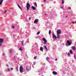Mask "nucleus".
I'll return each mask as SVG.
<instances>
[{
    "mask_svg": "<svg viewBox=\"0 0 76 76\" xmlns=\"http://www.w3.org/2000/svg\"><path fill=\"white\" fill-rule=\"evenodd\" d=\"M72 44V41L71 40H67V43H66V45L68 47L69 45H70Z\"/></svg>",
    "mask_w": 76,
    "mask_h": 76,
    "instance_id": "nucleus-1",
    "label": "nucleus"
},
{
    "mask_svg": "<svg viewBox=\"0 0 76 76\" xmlns=\"http://www.w3.org/2000/svg\"><path fill=\"white\" fill-rule=\"evenodd\" d=\"M30 8V4L29 3H27V10H29V8Z\"/></svg>",
    "mask_w": 76,
    "mask_h": 76,
    "instance_id": "nucleus-2",
    "label": "nucleus"
},
{
    "mask_svg": "<svg viewBox=\"0 0 76 76\" xmlns=\"http://www.w3.org/2000/svg\"><path fill=\"white\" fill-rule=\"evenodd\" d=\"M23 66H20V73H23Z\"/></svg>",
    "mask_w": 76,
    "mask_h": 76,
    "instance_id": "nucleus-3",
    "label": "nucleus"
},
{
    "mask_svg": "<svg viewBox=\"0 0 76 76\" xmlns=\"http://www.w3.org/2000/svg\"><path fill=\"white\" fill-rule=\"evenodd\" d=\"M3 41V39H0V47H1L2 45V42Z\"/></svg>",
    "mask_w": 76,
    "mask_h": 76,
    "instance_id": "nucleus-4",
    "label": "nucleus"
},
{
    "mask_svg": "<svg viewBox=\"0 0 76 76\" xmlns=\"http://www.w3.org/2000/svg\"><path fill=\"white\" fill-rule=\"evenodd\" d=\"M61 30H60V29L58 30L57 31V34H61Z\"/></svg>",
    "mask_w": 76,
    "mask_h": 76,
    "instance_id": "nucleus-5",
    "label": "nucleus"
},
{
    "mask_svg": "<svg viewBox=\"0 0 76 76\" xmlns=\"http://www.w3.org/2000/svg\"><path fill=\"white\" fill-rule=\"evenodd\" d=\"M43 41H44V44H46V43L47 42V41L44 38H43Z\"/></svg>",
    "mask_w": 76,
    "mask_h": 76,
    "instance_id": "nucleus-6",
    "label": "nucleus"
},
{
    "mask_svg": "<svg viewBox=\"0 0 76 76\" xmlns=\"http://www.w3.org/2000/svg\"><path fill=\"white\" fill-rule=\"evenodd\" d=\"M53 38H54V39H56L57 38V36H56L55 34H53Z\"/></svg>",
    "mask_w": 76,
    "mask_h": 76,
    "instance_id": "nucleus-7",
    "label": "nucleus"
},
{
    "mask_svg": "<svg viewBox=\"0 0 76 76\" xmlns=\"http://www.w3.org/2000/svg\"><path fill=\"white\" fill-rule=\"evenodd\" d=\"M53 73L54 75H57V73L56 71L53 72Z\"/></svg>",
    "mask_w": 76,
    "mask_h": 76,
    "instance_id": "nucleus-8",
    "label": "nucleus"
},
{
    "mask_svg": "<svg viewBox=\"0 0 76 76\" xmlns=\"http://www.w3.org/2000/svg\"><path fill=\"white\" fill-rule=\"evenodd\" d=\"M38 22V20L37 19L35 20L34 21V23H37V22Z\"/></svg>",
    "mask_w": 76,
    "mask_h": 76,
    "instance_id": "nucleus-9",
    "label": "nucleus"
},
{
    "mask_svg": "<svg viewBox=\"0 0 76 76\" xmlns=\"http://www.w3.org/2000/svg\"><path fill=\"white\" fill-rule=\"evenodd\" d=\"M26 69L28 72H29V71L31 70V68H30V69H29V68L26 66Z\"/></svg>",
    "mask_w": 76,
    "mask_h": 76,
    "instance_id": "nucleus-10",
    "label": "nucleus"
},
{
    "mask_svg": "<svg viewBox=\"0 0 76 76\" xmlns=\"http://www.w3.org/2000/svg\"><path fill=\"white\" fill-rule=\"evenodd\" d=\"M72 49L73 50H76V47L75 46H73L72 47Z\"/></svg>",
    "mask_w": 76,
    "mask_h": 76,
    "instance_id": "nucleus-11",
    "label": "nucleus"
},
{
    "mask_svg": "<svg viewBox=\"0 0 76 76\" xmlns=\"http://www.w3.org/2000/svg\"><path fill=\"white\" fill-rule=\"evenodd\" d=\"M3 0H0V5H1L3 3Z\"/></svg>",
    "mask_w": 76,
    "mask_h": 76,
    "instance_id": "nucleus-12",
    "label": "nucleus"
},
{
    "mask_svg": "<svg viewBox=\"0 0 76 76\" xmlns=\"http://www.w3.org/2000/svg\"><path fill=\"white\" fill-rule=\"evenodd\" d=\"M34 6L35 7H37V3L35 2Z\"/></svg>",
    "mask_w": 76,
    "mask_h": 76,
    "instance_id": "nucleus-13",
    "label": "nucleus"
},
{
    "mask_svg": "<svg viewBox=\"0 0 76 76\" xmlns=\"http://www.w3.org/2000/svg\"><path fill=\"white\" fill-rule=\"evenodd\" d=\"M40 50L41 51H43V48H42V47H40Z\"/></svg>",
    "mask_w": 76,
    "mask_h": 76,
    "instance_id": "nucleus-14",
    "label": "nucleus"
},
{
    "mask_svg": "<svg viewBox=\"0 0 76 76\" xmlns=\"http://www.w3.org/2000/svg\"><path fill=\"white\" fill-rule=\"evenodd\" d=\"M57 37L58 39H59V38H60V34H57Z\"/></svg>",
    "mask_w": 76,
    "mask_h": 76,
    "instance_id": "nucleus-15",
    "label": "nucleus"
},
{
    "mask_svg": "<svg viewBox=\"0 0 76 76\" xmlns=\"http://www.w3.org/2000/svg\"><path fill=\"white\" fill-rule=\"evenodd\" d=\"M44 48H45V49L47 51H48V49H47V48L46 46L45 45L44 46Z\"/></svg>",
    "mask_w": 76,
    "mask_h": 76,
    "instance_id": "nucleus-16",
    "label": "nucleus"
},
{
    "mask_svg": "<svg viewBox=\"0 0 76 76\" xmlns=\"http://www.w3.org/2000/svg\"><path fill=\"white\" fill-rule=\"evenodd\" d=\"M32 8L33 9V10H35V7L32 6Z\"/></svg>",
    "mask_w": 76,
    "mask_h": 76,
    "instance_id": "nucleus-17",
    "label": "nucleus"
},
{
    "mask_svg": "<svg viewBox=\"0 0 76 76\" xmlns=\"http://www.w3.org/2000/svg\"><path fill=\"white\" fill-rule=\"evenodd\" d=\"M24 42V40H23L22 42V45L23 46L24 45H23V43Z\"/></svg>",
    "mask_w": 76,
    "mask_h": 76,
    "instance_id": "nucleus-18",
    "label": "nucleus"
},
{
    "mask_svg": "<svg viewBox=\"0 0 76 76\" xmlns=\"http://www.w3.org/2000/svg\"><path fill=\"white\" fill-rule=\"evenodd\" d=\"M70 53L71 54H72V53H73V52H72V50H71L70 51Z\"/></svg>",
    "mask_w": 76,
    "mask_h": 76,
    "instance_id": "nucleus-19",
    "label": "nucleus"
},
{
    "mask_svg": "<svg viewBox=\"0 0 76 76\" xmlns=\"http://www.w3.org/2000/svg\"><path fill=\"white\" fill-rule=\"evenodd\" d=\"M18 7H19L20 9H21V10H22V8H21V7H20V6H19V5L18 4Z\"/></svg>",
    "mask_w": 76,
    "mask_h": 76,
    "instance_id": "nucleus-20",
    "label": "nucleus"
},
{
    "mask_svg": "<svg viewBox=\"0 0 76 76\" xmlns=\"http://www.w3.org/2000/svg\"><path fill=\"white\" fill-rule=\"evenodd\" d=\"M16 70L17 72H18V66H17L16 67Z\"/></svg>",
    "mask_w": 76,
    "mask_h": 76,
    "instance_id": "nucleus-21",
    "label": "nucleus"
},
{
    "mask_svg": "<svg viewBox=\"0 0 76 76\" xmlns=\"http://www.w3.org/2000/svg\"><path fill=\"white\" fill-rule=\"evenodd\" d=\"M49 35H51V30H50L49 32Z\"/></svg>",
    "mask_w": 76,
    "mask_h": 76,
    "instance_id": "nucleus-22",
    "label": "nucleus"
},
{
    "mask_svg": "<svg viewBox=\"0 0 76 76\" xmlns=\"http://www.w3.org/2000/svg\"><path fill=\"white\" fill-rule=\"evenodd\" d=\"M49 59V58H48V57H47L46 58V60H48V59Z\"/></svg>",
    "mask_w": 76,
    "mask_h": 76,
    "instance_id": "nucleus-23",
    "label": "nucleus"
},
{
    "mask_svg": "<svg viewBox=\"0 0 76 76\" xmlns=\"http://www.w3.org/2000/svg\"><path fill=\"white\" fill-rule=\"evenodd\" d=\"M11 28L12 29H14L15 26H12Z\"/></svg>",
    "mask_w": 76,
    "mask_h": 76,
    "instance_id": "nucleus-24",
    "label": "nucleus"
},
{
    "mask_svg": "<svg viewBox=\"0 0 76 76\" xmlns=\"http://www.w3.org/2000/svg\"><path fill=\"white\" fill-rule=\"evenodd\" d=\"M40 33V32L39 31H38V32H37V35H39V34Z\"/></svg>",
    "mask_w": 76,
    "mask_h": 76,
    "instance_id": "nucleus-25",
    "label": "nucleus"
},
{
    "mask_svg": "<svg viewBox=\"0 0 76 76\" xmlns=\"http://www.w3.org/2000/svg\"><path fill=\"white\" fill-rule=\"evenodd\" d=\"M72 23H73V24H75V22L74 21H72Z\"/></svg>",
    "mask_w": 76,
    "mask_h": 76,
    "instance_id": "nucleus-26",
    "label": "nucleus"
},
{
    "mask_svg": "<svg viewBox=\"0 0 76 76\" xmlns=\"http://www.w3.org/2000/svg\"><path fill=\"white\" fill-rule=\"evenodd\" d=\"M62 3L63 4H64V0H62Z\"/></svg>",
    "mask_w": 76,
    "mask_h": 76,
    "instance_id": "nucleus-27",
    "label": "nucleus"
},
{
    "mask_svg": "<svg viewBox=\"0 0 76 76\" xmlns=\"http://www.w3.org/2000/svg\"><path fill=\"white\" fill-rule=\"evenodd\" d=\"M34 59L35 60L37 59V57H36V56H35V57H34Z\"/></svg>",
    "mask_w": 76,
    "mask_h": 76,
    "instance_id": "nucleus-28",
    "label": "nucleus"
},
{
    "mask_svg": "<svg viewBox=\"0 0 76 76\" xmlns=\"http://www.w3.org/2000/svg\"><path fill=\"white\" fill-rule=\"evenodd\" d=\"M7 69L8 70V72L10 71V69H9V68H7Z\"/></svg>",
    "mask_w": 76,
    "mask_h": 76,
    "instance_id": "nucleus-29",
    "label": "nucleus"
},
{
    "mask_svg": "<svg viewBox=\"0 0 76 76\" xmlns=\"http://www.w3.org/2000/svg\"><path fill=\"white\" fill-rule=\"evenodd\" d=\"M6 12H7V10H6L5 11V12H4V13H6Z\"/></svg>",
    "mask_w": 76,
    "mask_h": 76,
    "instance_id": "nucleus-30",
    "label": "nucleus"
},
{
    "mask_svg": "<svg viewBox=\"0 0 76 76\" xmlns=\"http://www.w3.org/2000/svg\"><path fill=\"white\" fill-rule=\"evenodd\" d=\"M2 55H3V56H5V54H4V53H3Z\"/></svg>",
    "mask_w": 76,
    "mask_h": 76,
    "instance_id": "nucleus-31",
    "label": "nucleus"
},
{
    "mask_svg": "<svg viewBox=\"0 0 76 76\" xmlns=\"http://www.w3.org/2000/svg\"><path fill=\"white\" fill-rule=\"evenodd\" d=\"M68 9H69V10H70V9H71V7L68 8Z\"/></svg>",
    "mask_w": 76,
    "mask_h": 76,
    "instance_id": "nucleus-32",
    "label": "nucleus"
},
{
    "mask_svg": "<svg viewBox=\"0 0 76 76\" xmlns=\"http://www.w3.org/2000/svg\"><path fill=\"white\" fill-rule=\"evenodd\" d=\"M70 53H68V56H70Z\"/></svg>",
    "mask_w": 76,
    "mask_h": 76,
    "instance_id": "nucleus-33",
    "label": "nucleus"
},
{
    "mask_svg": "<svg viewBox=\"0 0 76 76\" xmlns=\"http://www.w3.org/2000/svg\"><path fill=\"white\" fill-rule=\"evenodd\" d=\"M20 50H21V51H22V48H20Z\"/></svg>",
    "mask_w": 76,
    "mask_h": 76,
    "instance_id": "nucleus-34",
    "label": "nucleus"
},
{
    "mask_svg": "<svg viewBox=\"0 0 76 76\" xmlns=\"http://www.w3.org/2000/svg\"><path fill=\"white\" fill-rule=\"evenodd\" d=\"M74 57H75V59H76V56L75 55H74Z\"/></svg>",
    "mask_w": 76,
    "mask_h": 76,
    "instance_id": "nucleus-35",
    "label": "nucleus"
},
{
    "mask_svg": "<svg viewBox=\"0 0 76 76\" xmlns=\"http://www.w3.org/2000/svg\"><path fill=\"white\" fill-rule=\"evenodd\" d=\"M13 68H11V70H13Z\"/></svg>",
    "mask_w": 76,
    "mask_h": 76,
    "instance_id": "nucleus-36",
    "label": "nucleus"
},
{
    "mask_svg": "<svg viewBox=\"0 0 76 76\" xmlns=\"http://www.w3.org/2000/svg\"><path fill=\"white\" fill-rule=\"evenodd\" d=\"M6 66L7 67H9V65H8L7 64Z\"/></svg>",
    "mask_w": 76,
    "mask_h": 76,
    "instance_id": "nucleus-37",
    "label": "nucleus"
},
{
    "mask_svg": "<svg viewBox=\"0 0 76 76\" xmlns=\"http://www.w3.org/2000/svg\"><path fill=\"white\" fill-rule=\"evenodd\" d=\"M29 19H30V20H31V17L29 18Z\"/></svg>",
    "mask_w": 76,
    "mask_h": 76,
    "instance_id": "nucleus-38",
    "label": "nucleus"
},
{
    "mask_svg": "<svg viewBox=\"0 0 76 76\" xmlns=\"http://www.w3.org/2000/svg\"><path fill=\"white\" fill-rule=\"evenodd\" d=\"M10 53H12V50H11L10 51Z\"/></svg>",
    "mask_w": 76,
    "mask_h": 76,
    "instance_id": "nucleus-39",
    "label": "nucleus"
},
{
    "mask_svg": "<svg viewBox=\"0 0 76 76\" xmlns=\"http://www.w3.org/2000/svg\"><path fill=\"white\" fill-rule=\"evenodd\" d=\"M46 1V0H45V1H44V2H45Z\"/></svg>",
    "mask_w": 76,
    "mask_h": 76,
    "instance_id": "nucleus-40",
    "label": "nucleus"
},
{
    "mask_svg": "<svg viewBox=\"0 0 76 76\" xmlns=\"http://www.w3.org/2000/svg\"><path fill=\"white\" fill-rule=\"evenodd\" d=\"M62 45H64V43H62Z\"/></svg>",
    "mask_w": 76,
    "mask_h": 76,
    "instance_id": "nucleus-41",
    "label": "nucleus"
},
{
    "mask_svg": "<svg viewBox=\"0 0 76 76\" xmlns=\"http://www.w3.org/2000/svg\"><path fill=\"white\" fill-rule=\"evenodd\" d=\"M67 17H68L67 15L66 16V18H67Z\"/></svg>",
    "mask_w": 76,
    "mask_h": 76,
    "instance_id": "nucleus-42",
    "label": "nucleus"
},
{
    "mask_svg": "<svg viewBox=\"0 0 76 76\" xmlns=\"http://www.w3.org/2000/svg\"><path fill=\"white\" fill-rule=\"evenodd\" d=\"M61 9H62V8H63V7H61Z\"/></svg>",
    "mask_w": 76,
    "mask_h": 76,
    "instance_id": "nucleus-43",
    "label": "nucleus"
},
{
    "mask_svg": "<svg viewBox=\"0 0 76 76\" xmlns=\"http://www.w3.org/2000/svg\"><path fill=\"white\" fill-rule=\"evenodd\" d=\"M57 59H56V61H57Z\"/></svg>",
    "mask_w": 76,
    "mask_h": 76,
    "instance_id": "nucleus-44",
    "label": "nucleus"
},
{
    "mask_svg": "<svg viewBox=\"0 0 76 76\" xmlns=\"http://www.w3.org/2000/svg\"><path fill=\"white\" fill-rule=\"evenodd\" d=\"M34 64H35V62L34 63Z\"/></svg>",
    "mask_w": 76,
    "mask_h": 76,
    "instance_id": "nucleus-45",
    "label": "nucleus"
},
{
    "mask_svg": "<svg viewBox=\"0 0 76 76\" xmlns=\"http://www.w3.org/2000/svg\"><path fill=\"white\" fill-rule=\"evenodd\" d=\"M0 75H1V73H0Z\"/></svg>",
    "mask_w": 76,
    "mask_h": 76,
    "instance_id": "nucleus-46",
    "label": "nucleus"
},
{
    "mask_svg": "<svg viewBox=\"0 0 76 76\" xmlns=\"http://www.w3.org/2000/svg\"><path fill=\"white\" fill-rule=\"evenodd\" d=\"M42 76H44V75H43Z\"/></svg>",
    "mask_w": 76,
    "mask_h": 76,
    "instance_id": "nucleus-47",
    "label": "nucleus"
}]
</instances>
